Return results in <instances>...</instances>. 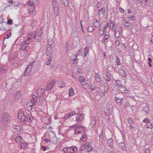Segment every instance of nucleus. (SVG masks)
<instances>
[{
  "instance_id": "nucleus-1",
  "label": "nucleus",
  "mask_w": 153,
  "mask_h": 153,
  "mask_svg": "<svg viewBox=\"0 0 153 153\" xmlns=\"http://www.w3.org/2000/svg\"><path fill=\"white\" fill-rule=\"evenodd\" d=\"M26 113L23 111H18L17 116L21 122L24 123H26L28 120V118L26 116Z\"/></svg>"
},
{
  "instance_id": "nucleus-2",
  "label": "nucleus",
  "mask_w": 153,
  "mask_h": 153,
  "mask_svg": "<svg viewBox=\"0 0 153 153\" xmlns=\"http://www.w3.org/2000/svg\"><path fill=\"white\" fill-rule=\"evenodd\" d=\"M85 127L81 126H76V127L74 129L75 134H79L83 133L85 130Z\"/></svg>"
},
{
  "instance_id": "nucleus-3",
  "label": "nucleus",
  "mask_w": 153,
  "mask_h": 153,
  "mask_svg": "<svg viewBox=\"0 0 153 153\" xmlns=\"http://www.w3.org/2000/svg\"><path fill=\"white\" fill-rule=\"evenodd\" d=\"M10 119V115L7 113L4 112L2 114V120L4 123L8 122Z\"/></svg>"
},
{
  "instance_id": "nucleus-4",
  "label": "nucleus",
  "mask_w": 153,
  "mask_h": 153,
  "mask_svg": "<svg viewBox=\"0 0 153 153\" xmlns=\"http://www.w3.org/2000/svg\"><path fill=\"white\" fill-rule=\"evenodd\" d=\"M56 81L55 80H52L51 82L48 83L46 86V90L47 91H49L51 90L52 88L55 85Z\"/></svg>"
},
{
  "instance_id": "nucleus-5",
  "label": "nucleus",
  "mask_w": 153,
  "mask_h": 153,
  "mask_svg": "<svg viewBox=\"0 0 153 153\" xmlns=\"http://www.w3.org/2000/svg\"><path fill=\"white\" fill-rule=\"evenodd\" d=\"M27 4L28 6L31 7H35L36 6L39 5V4L38 1L37 0L33 1L32 0L28 1L27 2Z\"/></svg>"
},
{
  "instance_id": "nucleus-6",
  "label": "nucleus",
  "mask_w": 153,
  "mask_h": 153,
  "mask_svg": "<svg viewBox=\"0 0 153 153\" xmlns=\"http://www.w3.org/2000/svg\"><path fill=\"white\" fill-rule=\"evenodd\" d=\"M39 105L41 106H45L46 103V101L45 97H40L39 100Z\"/></svg>"
},
{
  "instance_id": "nucleus-7",
  "label": "nucleus",
  "mask_w": 153,
  "mask_h": 153,
  "mask_svg": "<svg viewBox=\"0 0 153 153\" xmlns=\"http://www.w3.org/2000/svg\"><path fill=\"white\" fill-rule=\"evenodd\" d=\"M33 63H32L31 64L28 65L27 67V68H26L25 70V74L24 76H26L28 74H29V73L31 71V70L32 68V64Z\"/></svg>"
},
{
  "instance_id": "nucleus-8",
  "label": "nucleus",
  "mask_w": 153,
  "mask_h": 153,
  "mask_svg": "<svg viewBox=\"0 0 153 153\" xmlns=\"http://www.w3.org/2000/svg\"><path fill=\"white\" fill-rule=\"evenodd\" d=\"M84 115L83 114L80 113H78L76 116V121L77 122H81L83 120Z\"/></svg>"
},
{
  "instance_id": "nucleus-9",
  "label": "nucleus",
  "mask_w": 153,
  "mask_h": 153,
  "mask_svg": "<svg viewBox=\"0 0 153 153\" xmlns=\"http://www.w3.org/2000/svg\"><path fill=\"white\" fill-rule=\"evenodd\" d=\"M53 47V46H47V52H46L47 56H52V52L53 51L52 48Z\"/></svg>"
},
{
  "instance_id": "nucleus-10",
  "label": "nucleus",
  "mask_w": 153,
  "mask_h": 153,
  "mask_svg": "<svg viewBox=\"0 0 153 153\" xmlns=\"http://www.w3.org/2000/svg\"><path fill=\"white\" fill-rule=\"evenodd\" d=\"M37 32L35 31L34 32L29 33L27 35L29 37H31V39H32V40H33V39L35 40L36 36L37 35Z\"/></svg>"
},
{
  "instance_id": "nucleus-11",
  "label": "nucleus",
  "mask_w": 153,
  "mask_h": 153,
  "mask_svg": "<svg viewBox=\"0 0 153 153\" xmlns=\"http://www.w3.org/2000/svg\"><path fill=\"white\" fill-rule=\"evenodd\" d=\"M118 89L123 93H127V89L122 85H121L120 86H118Z\"/></svg>"
},
{
  "instance_id": "nucleus-12",
  "label": "nucleus",
  "mask_w": 153,
  "mask_h": 153,
  "mask_svg": "<svg viewBox=\"0 0 153 153\" xmlns=\"http://www.w3.org/2000/svg\"><path fill=\"white\" fill-rule=\"evenodd\" d=\"M68 153H74V152H76L77 150L76 147H68Z\"/></svg>"
},
{
  "instance_id": "nucleus-13",
  "label": "nucleus",
  "mask_w": 153,
  "mask_h": 153,
  "mask_svg": "<svg viewBox=\"0 0 153 153\" xmlns=\"http://www.w3.org/2000/svg\"><path fill=\"white\" fill-rule=\"evenodd\" d=\"M44 92L45 90L44 89L39 88L38 89V90L37 92V93L38 96L42 97V96L43 95Z\"/></svg>"
},
{
  "instance_id": "nucleus-14",
  "label": "nucleus",
  "mask_w": 153,
  "mask_h": 153,
  "mask_svg": "<svg viewBox=\"0 0 153 153\" xmlns=\"http://www.w3.org/2000/svg\"><path fill=\"white\" fill-rule=\"evenodd\" d=\"M122 99V98H121L120 97H115V100L118 104L120 103V104H122L123 103Z\"/></svg>"
},
{
  "instance_id": "nucleus-15",
  "label": "nucleus",
  "mask_w": 153,
  "mask_h": 153,
  "mask_svg": "<svg viewBox=\"0 0 153 153\" xmlns=\"http://www.w3.org/2000/svg\"><path fill=\"white\" fill-rule=\"evenodd\" d=\"M119 146L120 148L123 150H126V147L125 144L124 142H122L120 143L119 144Z\"/></svg>"
},
{
  "instance_id": "nucleus-16",
  "label": "nucleus",
  "mask_w": 153,
  "mask_h": 153,
  "mask_svg": "<svg viewBox=\"0 0 153 153\" xmlns=\"http://www.w3.org/2000/svg\"><path fill=\"white\" fill-rule=\"evenodd\" d=\"M12 127L16 131L19 132L20 131L21 127L18 125H13Z\"/></svg>"
},
{
  "instance_id": "nucleus-17",
  "label": "nucleus",
  "mask_w": 153,
  "mask_h": 153,
  "mask_svg": "<svg viewBox=\"0 0 153 153\" xmlns=\"http://www.w3.org/2000/svg\"><path fill=\"white\" fill-rule=\"evenodd\" d=\"M15 140L17 143H20L22 141V137L19 136H17L15 138Z\"/></svg>"
},
{
  "instance_id": "nucleus-18",
  "label": "nucleus",
  "mask_w": 153,
  "mask_h": 153,
  "mask_svg": "<svg viewBox=\"0 0 153 153\" xmlns=\"http://www.w3.org/2000/svg\"><path fill=\"white\" fill-rule=\"evenodd\" d=\"M48 57V61L46 62V65H50L51 62V58L52 57V56H47Z\"/></svg>"
},
{
  "instance_id": "nucleus-19",
  "label": "nucleus",
  "mask_w": 153,
  "mask_h": 153,
  "mask_svg": "<svg viewBox=\"0 0 153 153\" xmlns=\"http://www.w3.org/2000/svg\"><path fill=\"white\" fill-rule=\"evenodd\" d=\"M109 38V36L108 35H105L103 37V39L101 41L102 43H104L105 41Z\"/></svg>"
},
{
  "instance_id": "nucleus-20",
  "label": "nucleus",
  "mask_w": 153,
  "mask_h": 153,
  "mask_svg": "<svg viewBox=\"0 0 153 153\" xmlns=\"http://www.w3.org/2000/svg\"><path fill=\"white\" fill-rule=\"evenodd\" d=\"M59 9V7H53L54 12L55 14L56 15H58L59 13L58 10Z\"/></svg>"
},
{
  "instance_id": "nucleus-21",
  "label": "nucleus",
  "mask_w": 153,
  "mask_h": 153,
  "mask_svg": "<svg viewBox=\"0 0 153 153\" xmlns=\"http://www.w3.org/2000/svg\"><path fill=\"white\" fill-rule=\"evenodd\" d=\"M107 143L111 147H112L113 146V142L112 139L110 138L108 139L107 141Z\"/></svg>"
},
{
  "instance_id": "nucleus-22",
  "label": "nucleus",
  "mask_w": 153,
  "mask_h": 153,
  "mask_svg": "<svg viewBox=\"0 0 153 153\" xmlns=\"http://www.w3.org/2000/svg\"><path fill=\"white\" fill-rule=\"evenodd\" d=\"M7 69V68L6 67L3 65L0 66V72H4Z\"/></svg>"
},
{
  "instance_id": "nucleus-23",
  "label": "nucleus",
  "mask_w": 153,
  "mask_h": 153,
  "mask_svg": "<svg viewBox=\"0 0 153 153\" xmlns=\"http://www.w3.org/2000/svg\"><path fill=\"white\" fill-rule=\"evenodd\" d=\"M59 87L61 88L65 87V83L64 81H60L58 84Z\"/></svg>"
},
{
  "instance_id": "nucleus-24",
  "label": "nucleus",
  "mask_w": 153,
  "mask_h": 153,
  "mask_svg": "<svg viewBox=\"0 0 153 153\" xmlns=\"http://www.w3.org/2000/svg\"><path fill=\"white\" fill-rule=\"evenodd\" d=\"M27 145V144L26 143H22L20 144V147L21 149H25L26 148Z\"/></svg>"
},
{
  "instance_id": "nucleus-25",
  "label": "nucleus",
  "mask_w": 153,
  "mask_h": 153,
  "mask_svg": "<svg viewBox=\"0 0 153 153\" xmlns=\"http://www.w3.org/2000/svg\"><path fill=\"white\" fill-rule=\"evenodd\" d=\"M103 85L105 87L104 89V92H107L108 90V84L107 83H104Z\"/></svg>"
},
{
  "instance_id": "nucleus-26",
  "label": "nucleus",
  "mask_w": 153,
  "mask_h": 153,
  "mask_svg": "<svg viewBox=\"0 0 153 153\" xmlns=\"http://www.w3.org/2000/svg\"><path fill=\"white\" fill-rule=\"evenodd\" d=\"M105 9L103 7H102L99 10L98 14L99 15H102L105 13Z\"/></svg>"
},
{
  "instance_id": "nucleus-27",
  "label": "nucleus",
  "mask_w": 153,
  "mask_h": 153,
  "mask_svg": "<svg viewBox=\"0 0 153 153\" xmlns=\"http://www.w3.org/2000/svg\"><path fill=\"white\" fill-rule=\"evenodd\" d=\"M106 77H105V80L107 82H109L110 79V74L107 72L106 73Z\"/></svg>"
},
{
  "instance_id": "nucleus-28",
  "label": "nucleus",
  "mask_w": 153,
  "mask_h": 153,
  "mask_svg": "<svg viewBox=\"0 0 153 153\" xmlns=\"http://www.w3.org/2000/svg\"><path fill=\"white\" fill-rule=\"evenodd\" d=\"M29 51H23L21 52V54L24 56H25L28 54Z\"/></svg>"
},
{
  "instance_id": "nucleus-29",
  "label": "nucleus",
  "mask_w": 153,
  "mask_h": 153,
  "mask_svg": "<svg viewBox=\"0 0 153 153\" xmlns=\"http://www.w3.org/2000/svg\"><path fill=\"white\" fill-rule=\"evenodd\" d=\"M35 96V98H33L32 100L31 101L32 102H33V104H34L35 105H36V103L37 102V100L36 98V97Z\"/></svg>"
},
{
  "instance_id": "nucleus-30",
  "label": "nucleus",
  "mask_w": 153,
  "mask_h": 153,
  "mask_svg": "<svg viewBox=\"0 0 153 153\" xmlns=\"http://www.w3.org/2000/svg\"><path fill=\"white\" fill-rule=\"evenodd\" d=\"M30 42L28 40L27 37L25 38L24 39V43L25 44V45H27L30 44Z\"/></svg>"
},
{
  "instance_id": "nucleus-31",
  "label": "nucleus",
  "mask_w": 153,
  "mask_h": 153,
  "mask_svg": "<svg viewBox=\"0 0 153 153\" xmlns=\"http://www.w3.org/2000/svg\"><path fill=\"white\" fill-rule=\"evenodd\" d=\"M78 80L80 82H83L85 81L84 78L82 76H80Z\"/></svg>"
},
{
  "instance_id": "nucleus-32",
  "label": "nucleus",
  "mask_w": 153,
  "mask_h": 153,
  "mask_svg": "<svg viewBox=\"0 0 153 153\" xmlns=\"http://www.w3.org/2000/svg\"><path fill=\"white\" fill-rule=\"evenodd\" d=\"M120 35V32L118 30L115 31V37L118 38L119 37Z\"/></svg>"
},
{
  "instance_id": "nucleus-33",
  "label": "nucleus",
  "mask_w": 153,
  "mask_h": 153,
  "mask_svg": "<svg viewBox=\"0 0 153 153\" xmlns=\"http://www.w3.org/2000/svg\"><path fill=\"white\" fill-rule=\"evenodd\" d=\"M74 94V92L73 89L72 88H71L69 92V96H72Z\"/></svg>"
},
{
  "instance_id": "nucleus-34",
  "label": "nucleus",
  "mask_w": 153,
  "mask_h": 153,
  "mask_svg": "<svg viewBox=\"0 0 153 153\" xmlns=\"http://www.w3.org/2000/svg\"><path fill=\"white\" fill-rule=\"evenodd\" d=\"M52 4L53 7H59L58 3L56 0H54V1H53Z\"/></svg>"
},
{
  "instance_id": "nucleus-35",
  "label": "nucleus",
  "mask_w": 153,
  "mask_h": 153,
  "mask_svg": "<svg viewBox=\"0 0 153 153\" xmlns=\"http://www.w3.org/2000/svg\"><path fill=\"white\" fill-rule=\"evenodd\" d=\"M100 140L101 142H102L104 141V138L103 137V132H102L99 136Z\"/></svg>"
},
{
  "instance_id": "nucleus-36",
  "label": "nucleus",
  "mask_w": 153,
  "mask_h": 153,
  "mask_svg": "<svg viewBox=\"0 0 153 153\" xmlns=\"http://www.w3.org/2000/svg\"><path fill=\"white\" fill-rule=\"evenodd\" d=\"M53 41H52L51 40H50V39H49L48 40V45H47V46H50L51 47L53 46L52 45L53 44Z\"/></svg>"
},
{
  "instance_id": "nucleus-37",
  "label": "nucleus",
  "mask_w": 153,
  "mask_h": 153,
  "mask_svg": "<svg viewBox=\"0 0 153 153\" xmlns=\"http://www.w3.org/2000/svg\"><path fill=\"white\" fill-rule=\"evenodd\" d=\"M35 8V7H33V9L31 11H30L29 12H28V13H29L30 14H33L34 15H35L36 14V10L34 8Z\"/></svg>"
},
{
  "instance_id": "nucleus-38",
  "label": "nucleus",
  "mask_w": 153,
  "mask_h": 153,
  "mask_svg": "<svg viewBox=\"0 0 153 153\" xmlns=\"http://www.w3.org/2000/svg\"><path fill=\"white\" fill-rule=\"evenodd\" d=\"M94 30V29L93 28V27L90 26H89L88 28V31L89 32H92V31H93Z\"/></svg>"
},
{
  "instance_id": "nucleus-39",
  "label": "nucleus",
  "mask_w": 153,
  "mask_h": 153,
  "mask_svg": "<svg viewBox=\"0 0 153 153\" xmlns=\"http://www.w3.org/2000/svg\"><path fill=\"white\" fill-rule=\"evenodd\" d=\"M62 1L65 6L67 7L68 6V0H62Z\"/></svg>"
},
{
  "instance_id": "nucleus-40",
  "label": "nucleus",
  "mask_w": 153,
  "mask_h": 153,
  "mask_svg": "<svg viewBox=\"0 0 153 153\" xmlns=\"http://www.w3.org/2000/svg\"><path fill=\"white\" fill-rule=\"evenodd\" d=\"M92 147L91 146H88L86 148V150L87 152H91V150H92Z\"/></svg>"
},
{
  "instance_id": "nucleus-41",
  "label": "nucleus",
  "mask_w": 153,
  "mask_h": 153,
  "mask_svg": "<svg viewBox=\"0 0 153 153\" xmlns=\"http://www.w3.org/2000/svg\"><path fill=\"white\" fill-rule=\"evenodd\" d=\"M123 25L124 26L126 27H128L131 25V23H129L128 22H124V23L123 24Z\"/></svg>"
},
{
  "instance_id": "nucleus-42",
  "label": "nucleus",
  "mask_w": 153,
  "mask_h": 153,
  "mask_svg": "<svg viewBox=\"0 0 153 153\" xmlns=\"http://www.w3.org/2000/svg\"><path fill=\"white\" fill-rule=\"evenodd\" d=\"M128 123L130 124H133L134 123V121L131 118H129L128 119Z\"/></svg>"
},
{
  "instance_id": "nucleus-43",
  "label": "nucleus",
  "mask_w": 153,
  "mask_h": 153,
  "mask_svg": "<svg viewBox=\"0 0 153 153\" xmlns=\"http://www.w3.org/2000/svg\"><path fill=\"white\" fill-rule=\"evenodd\" d=\"M92 120L91 121V123L93 124L94 125L96 123V118L94 117L92 118Z\"/></svg>"
},
{
  "instance_id": "nucleus-44",
  "label": "nucleus",
  "mask_w": 153,
  "mask_h": 153,
  "mask_svg": "<svg viewBox=\"0 0 153 153\" xmlns=\"http://www.w3.org/2000/svg\"><path fill=\"white\" fill-rule=\"evenodd\" d=\"M147 128H148L151 129L152 128V123L150 122H148L147 123Z\"/></svg>"
},
{
  "instance_id": "nucleus-45",
  "label": "nucleus",
  "mask_w": 153,
  "mask_h": 153,
  "mask_svg": "<svg viewBox=\"0 0 153 153\" xmlns=\"http://www.w3.org/2000/svg\"><path fill=\"white\" fill-rule=\"evenodd\" d=\"M116 83L117 85L118 86H120L121 85H121V81L117 80H116Z\"/></svg>"
},
{
  "instance_id": "nucleus-46",
  "label": "nucleus",
  "mask_w": 153,
  "mask_h": 153,
  "mask_svg": "<svg viewBox=\"0 0 153 153\" xmlns=\"http://www.w3.org/2000/svg\"><path fill=\"white\" fill-rule=\"evenodd\" d=\"M120 72L122 73V76L123 77H124L126 76L127 75L123 70H121L120 71Z\"/></svg>"
},
{
  "instance_id": "nucleus-47",
  "label": "nucleus",
  "mask_w": 153,
  "mask_h": 153,
  "mask_svg": "<svg viewBox=\"0 0 153 153\" xmlns=\"http://www.w3.org/2000/svg\"><path fill=\"white\" fill-rule=\"evenodd\" d=\"M106 28H105V27H104L103 29V31L102 33V34H100V32H99V35H100L102 36V35H103L104 34H105L106 32Z\"/></svg>"
},
{
  "instance_id": "nucleus-48",
  "label": "nucleus",
  "mask_w": 153,
  "mask_h": 153,
  "mask_svg": "<svg viewBox=\"0 0 153 153\" xmlns=\"http://www.w3.org/2000/svg\"><path fill=\"white\" fill-rule=\"evenodd\" d=\"M63 151L64 153H68V147H64L63 149Z\"/></svg>"
},
{
  "instance_id": "nucleus-49",
  "label": "nucleus",
  "mask_w": 153,
  "mask_h": 153,
  "mask_svg": "<svg viewBox=\"0 0 153 153\" xmlns=\"http://www.w3.org/2000/svg\"><path fill=\"white\" fill-rule=\"evenodd\" d=\"M41 36H38V38L35 39V41L36 42H38L41 41Z\"/></svg>"
},
{
  "instance_id": "nucleus-50",
  "label": "nucleus",
  "mask_w": 153,
  "mask_h": 153,
  "mask_svg": "<svg viewBox=\"0 0 153 153\" xmlns=\"http://www.w3.org/2000/svg\"><path fill=\"white\" fill-rule=\"evenodd\" d=\"M86 137L87 136L86 134L85 133H84L83 134L82 136V138L80 139V140L83 141V140H82V139H84L85 138H86Z\"/></svg>"
},
{
  "instance_id": "nucleus-51",
  "label": "nucleus",
  "mask_w": 153,
  "mask_h": 153,
  "mask_svg": "<svg viewBox=\"0 0 153 153\" xmlns=\"http://www.w3.org/2000/svg\"><path fill=\"white\" fill-rule=\"evenodd\" d=\"M11 32H10L9 34H7L6 35V36H7V37H5L4 39V41H3V42H4V40L5 39H8V38H9L11 36Z\"/></svg>"
},
{
  "instance_id": "nucleus-52",
  "label": "nucleus",
  "mask_w": 153,
  "mask_h": 153,
  "mask_svg": "<svg viewBox=\"0 0 153 153\" xmlns=\"http://www.w3.org/2000/svg\"><path fill=\"white\" fill-rule=\"evenodd\" d=\"M15 59V57L14 56H10L9 58V61H11Z\"/></svg>"
},
{
  "instance_id": "nucleus-53",
  "label": "nucleus",
  "mask_w": 153,
  "mask_h": 153,
  "mask_svg": "<svg viewBox=\"0 0 153 153\" xmlns=\"http://www.w3.org/2000/svg\"><path fill=\"white\" fill-rule=\"evenodd\" d=\"M28 118H29V121L31 122H32L33 119V117L31 115H28Z\"/></svg>"
},
{
  "instance_id": "nucleus-54",
  "label": "nucleus",
  "mask_w": 153,
  "mask_h": 153,
  "mask_svg": "<svg viewBox=\"0 0 153 153\" xmlns=\"http://www.w3.org/2000/svg\"><path fill=\"white\" fill-rule=\"evenodd\" d=\"M148 60L149 61L148 64L149 65V66L150 67H151L152 66V64H151V62H152V59L150 58H148Z\"/></svg>"
},
{
  "instance_id": "nucleus-55",
  "label": "nucleus",
  "mask_w": 153,
  "mask_h": 153,
  "mask_svg": "<svg viewBox=\"0 0 153 153\" xmlns=\"http://www.w3.org/2000/svg\"><path fill=\"white\" fill-rule=\"evenodd\" d=\"M96 81L98 82H100L101 81L102 79L99 76H96Z\"/></svg>"
},
{
  "instance_id": "nucleus-56",
  "label": "nucleus",
  "mask_w": 153,
  "mask_h": 153,
  "mask_svg": "<svg viewBox=\"0 0 153 153\" xmlns=\"http://www.w3.org/2000/svg\"><path fill=\"white\" fill-rule=\"evenodd\" d=\"M33 104L32 101L30 102H28L27 104V106H29L31 107V106L32 105H33Z\"/></svg>"
},
{
  "instance_id": "nucleus-57",
  "label": "nucleus",
  "mask_w": 153,
  "mask_h": 153,
  "mask_svg": "<svg viewBox=\"0 0 153 153\" xmlns=\"http://www.w3.org/2000/svg\"><path fill=\"white\" fill-rule=\"evenodd\" d=\"M71 116H70V115L69 113H68V114H66V115L64 117V118L65 119H67L68 118H69Z\"/></svg>"
},
{
  "instance_id": "nucleus-58",
  "label": "nucleus",
  "mask_w": 153,
  "mask_h": 153,
  "mask_svg": "<svg viewBox=\"0 0 153 153\" xmlns=\"http://www.w3.org/2000/svg\"><path fill=\"white\" fill-rule=\"evenodd\" d=\"M13 23L12 20L11 19H10L7 20V24L9 25H11Z\"/></svg>"
},
{
  "instance_id": "nucleus-59",
  "label": "nucleus",
  "mask_w": 153,
  "mask_h": 153,
  "mask_svg": "<svg viewBox=\"0 0 153 153\" xmlns=\"http://www.w3.org/2000/svg\"><path fill=\"white\" fill-rule=\"evenodd\" d=\"M117 59H116V62L117 63V64L118 65H120V60L119 58L118 57H117Z\"/></svg>"
},
{
  "instance_id": "nucleus-60",
  "label": "nucleus",
  "mask_w": 153,
  "mask_h": 153,
  "mask_svg": "<svg viewBox=\"0 0 153 153\" xmlns=\"http://www.w3.org/2000/svg\"><path fill=\"white\" fill-rule=\"evenodd\" d=\"M148 1V0H138L139 4L143 2V1H144L145 2H147Z\"/></svg>"
},
{
  "instance_id": "nucleus-61",
  "label": "nucleus",
  "mask_w": 153,
  "mask_h": 153,
  "mask_svg": "<svg viewBox=\"0 0 153 153\" xmlns=\"http://www.w3.org/2000/svg\"><path fill=\"white\" fill-rule=\"evenodd\" d=\"M150 121L148 118H146L144 119L143 121V122L144 123H146L147 124L148 123V122H149Z\"/></svg>"
},
{
  "instance_id": "nucleus-62",
  "label": "nucleus",
  "mask_w": 153,
  "mask_h": 153,
  "mask_svg": "<svg viewBox=\"0 0 153 153\" xmlns=\"http://www.w3.org/2000/svg\"><path fill=\"white\" fill-rule=\"evenodd\" d=\"M29 46L27 45L26 46H25L24 47V49L23 51H29Z\"/></svg>"
},
{
  "instance_id": "nucleus-63",
  "label": "nucleus",
  "mask_w": 153,
  "mask_h": 153,
  "mask_svg": "<svg viewBox=\"0 0 153 153\" xmlns=\"http://www.w3.org/2000/svg\"><path fill=\"white\" fill-rule=\"evenodd\" d=\"M90 145V143L88 142H87L83 146L85 147H87L88 146Z\"/></svg>"
},
{
  "instance_id": "nucleus-64",
  "label": "nucleus",
  "mask_w": 153,
  "mask_h": 153,
  "mask_svg": "<svg viewBox=\"0 0 153 153\" xmlns=\"http://www.w3.org/2000/svg\"><path fill=\"white\" fill-rule=\"evenodd\" d=\"M20 45L21 46L20 47L21 49L23 51V50L24 49V47L25 46V45L23 43H22V44H21Z\"/></svg>"
}]
</instances>
